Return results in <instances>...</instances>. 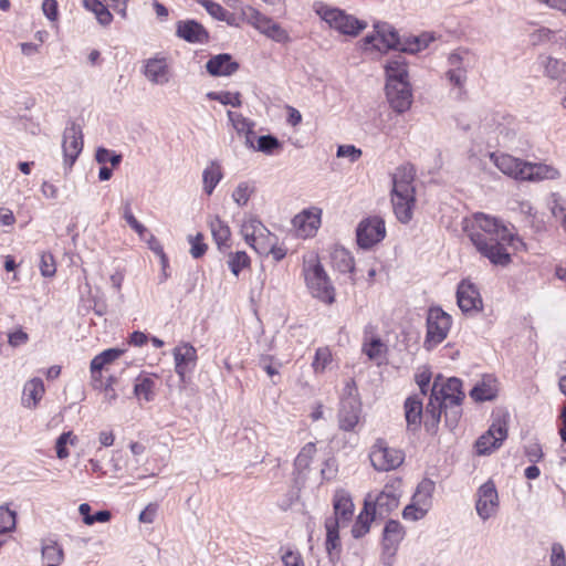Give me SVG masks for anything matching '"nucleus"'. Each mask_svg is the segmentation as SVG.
<instances>
[{"mask_svg":"<svg viewBox=\"0 0 566 566\" xmlns=\"http://www.w3.org/2000/svg\"><path fill=\"white\" fill-rule=\"evenodd\" d=\"M443 410L446 415V424L451 429L455 428L461 417V405L449 403V407Z\"/></svg>","mask_w":566,"mask_h":566,"instance_id":"61","label":"nucleus"},{"mask_svg":"<svg viewBox=\"0 0 566 566\" xmlns=\"http://www.w3.org/2000/svg\"><path fill=\"white\" fill-rule=\"evenodd\" d=\"M227 263L233 275L238 276L243 269L250 266V258L244 251H238L229 253Z\"/></svg>","mask_w":566,"mask_h":566,"instance_id":"50","label":"nucleus"},{"mask_svg":"<svg viewBox=\"0 0 566 566\" xmlns=\"http://www.w3.org/2000/svg\"><path fill=\"white\" fill-rule=\"evenodd\" d=\"M415 168L402 165L392 175L391 203L397 219L408 223L412 219L415 207Z\"/></svg>","mask_w":566,"mask_h":566,"instance_id":"3","label":"nucleus"},{"mask_svg":"<svg viewBox=\"0 0 566 566\" xmlns=\"http://www.w3.org/2000/svg\"><path fill=\"white\" fill-rule=\"evenodd\" d=\"M199 4H201L207 12L219 21H226L230 25L234 23V14L228 12L222 6L212 1V0H196Z\"/></svg>","mask_w":566,"mask_h":566,"instance_id":"42","label":"nucleus"},{"mask_svg":"<svg viewBox=\"0 0 566 566\" xmlns=\"http://www.w3.org/2000/svg\"><path fill=\"white\" fill-rule=\"evenodd\" d=\"M387 83L397 84L409 82L407 61L403 55L398 54L387 61L385 65Z\"/></svg>","mask_w":566,"mask_h":566,"instance_id":"27","label":"nucleus"},{"mask_svg":"<svg viewBox=\"0 0 566 566\" xmlns=\"http://www.w3.org/2000/svg\"><path fill=\"white\" fill-rule=\"evenodd\" d=\"M17 525V512L9 509L8 504L0 505V535L14 531Z\"/></svg>","mask_w":566,"mask_h":566,"instance_id":"49","label":"nucleus"},{"mask_svg":"<svg viewBox=\"0 0 566 566\" xmlns=\"http://www.w3.org/2000/svg\"><path fill=\"white\" fill-rule=\"evenodd\" d=\"M433 40L434 38L430 33L407 38L400 46V52L417 53L426 49Z\"/></svg>","mask_w":566,"mask_h":566,"instance_id":"40","label":"nucleus"},{"mask_svg":"<svg viewBox=\"0 0 566 566\" xmlns=\"http://www.w3.org/2000/svg\"><path fill=\"white\" fill-rule=\"evenodd\" d=\"M364 41L379 51L389 49L400 51V46L403 43V41H400L398 32L386 23L376 25V34L365 36Z\"/></svg>","mask_w":566,"mask_h":566,"instance_id":"16","label":"nucleus"},{"mask_svg":"<svg viewBox=\"0 0 566 566\" xmlns=\"http://www.w3.org/2000/svg\"><path fill=\"white\" fill-rule=\"evenodd\" d=\"M40 271L45 277H52L56 272L54 256L49 252H43L40 259Z\"/></svg>","mask_w":566,"mask_h":566,"instance_id":"57","label":"nucleus"},{"mask_svg":"<svg viewBox=\"0 0 566 566\" xmlns=\"http://www.w3.org/2000/svg\"><path fill=\"white\" fill-rule=\"evenodd\" d=\"M374 516L375 514H373V511L370 510V502L365 501L364 511L359 513L352 528V534L355 538L363 537L369 532L370 522Z\"/></svg>","mask_w":566,"mask_h":566,"instance_id":"36","label":"nucleus"},{"mask_svg":"<svg viewBox=\"0 0 566 566\" xmlns=\"http://www.w3.org/2000/svg\"><path fill=\"white\" fill-rule=\"evenodd\" d=\"M241 14L249 24L269 39L277 43L290 41V35L286 30L253 7L247 6L242 8Z\"/></svg>","mask_w":566,"mask_h":566,"instance_id":"6","label":"nucleus"},{"mask_svg":"<svg viewBox=\"0 0 566 566\" xmlns=\"http://www.w3.org/2000/svg\"><path fill=\"white\" fill-rule=\"evenodd\" d=\"M499 509V494L493 481L489 480L482 484L476 492L475 510L478 515L488 520L495 515Z\"/></svg>","mask_w":566,"mask_h":566,"instance_id":"13","label":"nucleus"},{"mask_svg":"<svg viewBox=\"0 0 566 566\" xmlns=\"http://www.w3.org/2000/svg\"><path fill=\"white\" fill-rule=\"evenodd\" d=\"M457 302L463 313L479 312L483 307L479 290L467 280L461 281L458 285Z\"/></svg>","mask_w":566,"mask_h":566,"instance_id":"17","label":"nucleus"},{"mask_svg":"<svg viewBox=\"0 0 566 566\" xmlns=\"http://www.w3.org/2000/svg\"><path fill=\"white\" fill-rule=\"evenodd\" d=\"M473 55L465 50H458L448 56L449 70L446 73L448 81L462 88L467 82V73L471 67Z\"/></svg>","mask_w":566,"mask_h":566,"instance_id":"10","label":"nucleus"},{"mask_svg":"<svg viewBox=\"0 0 566 566\" xmlns=\"http://www.w3.org/2000/svg\"><path fill=\"white\" fill-rule=\"evenodd\" d=\"M366 501L370 502L373 514L384 515L398 507L399 494L396 492L394 485L387 484L375 499H371L369 494Z\"/></svg>","mask_w":566,"mask_h":566,"instance_id":"20","label":"nucleus"},{"mask_svg":"<svg viewBox=\"0 0 566 566\" xmlns=\"http://www.w3.org/2000/svg\"><path fill=\"white\" fill-rule=\"evenodd\" d=\"M206 70L211 76H230L239 70V63L230 54L221 53L208 60Z\"/></svg>","mask_w":566,"mask_h":566,"instance_id":"25","label":"nucleus"},{"mask_svg":"<svg viewBox=\"0 0 566 566\" xmlns=\"http://www.w3.org/2000/svg\"><path fill=\"white\" fill-rule=\"evenodd\" d=\"M207 97L212 101H218L223 105H231L232 107L241 106V95L238 92H209Z\"/></svg>","mask_w":566,"mask_h":566,"instance_id":"53","label":"nucleus"},{"mask_svg":"<svg viewBox=\"0 0 566 566\" xmlns=\"http://www.w3.org/2000/svg\"><path fill=\"white\" fill-rule=\"evenodd\" d=\"M523 167L524 170H522V174H524V177L522 181L537 182L543 180H556L560 177L559 170L552 165L526 161Z\"/></svg>","mask_w":566,"mask_h":566,"instance_id":"22","label":"nucleus"},{"mask_svg":"<svg viewBox=\"0 0 566 566\" xmlns=\"http://www.w3.org/2000/svg\"><path fill=\"white\" fill-rule=\"evenodd\" d=\"M525 455L532 463L539 462L544 455L541 444L537 442H531L527 446H525Z\"/></svg>","mask_w":566,"mask_h":566,"instance_id":"63","label":"nucleus"},{"mask_svg":"<svg viewBox=\"0 0 566 566\" xmlns=\"http://www.w3.org/2000/svg\"><path fill=\"white\" fill-rule=\"evenodd\" d=\"M541 65L544 70V75L552 81H556L559 83H566V63L552 57V56H543L541 57Z\"/></svg>","mask_w":566,"mask_h":566,"instance_id":"32","label":"nucleus"},{"mask_svg":"<svg viewBox=\"0 0 566 566\" xmlns=\"http://www.w3.org/2000/svg\"><path fill=\"white\" fill-rule=\"evenodd\" d=\"M386 96L390 107L398 114L407 112L412 104V91L409 82L386 84Z\"/></svg>","mask_w":566,"mask_h":566,"instance_id":"15","label":"nucleus"},{"mask_svg":"<svg viewBox=\"0 0 566 566\" xmlns=\"http://www.w3.org/2000/svg\"><path fill=\"white\" fill-rule=\"evenodd\" d=\"M122 349L109 348L96 355L91 361V373L96 380L101 371L123 355Z\"/></svg>","mask_w":566,"mask_h":566,"instance_id":"35","label":"nucleus"},{"mask_svg":"<svg viewBox=\"0 0 566 566\" xmlns=\"http://www.w3.org/2000/svg\"><path fill=\"white\" fill-rule=\"evenodd\" d=\"M340 522L337 517H327L325 520L326 528V549L331 553L333 549L339 547V528Z\"/></svg>","mask_w":566,"mask_h":566,"instance_id":"45","label":"nucleus"},{"mask_svg":"<svg viewBox=\"0 0 566 566\" xmlns=\"http://www.w3.org/2000/svg\"><path fill=\"white\" fill-rule=\"evenodd\" d=\"M316 453V446L314 442L306 443L301 451L298 452L295 461L294 467L295 470H297L300 473L307 470L311 465V462Z\"/></svg>","mask_w":566,"mask_h":566,"instance_id":"47","label":"nucleus"},{"mask_svg":"<svg viewBox=\"0 0 566 566\" xmlns=\"http://www.w3.org/2000/svg\"><path fill=\"white\" fill-rule=\"evenodd\" d=\"M313 10L329 28L344 35L357 36L367 27L365 21L323 1H315Z\"/></svg>","mask_w":566,"mask_h":566,"instance_id":"4","label":"nucleus"},{"mask_svg":"<svg viewBox=\"0 0 566 566\" xmlns=\"http://www.w3.org/2000/svg\"><path fill=\"white\" fill-rule=\"evenodd\" d=\"M143 74L154 85H166L172 75L168 59L160 53L144 61Z\"/></svg>","mask_w":566,"mask_h":566,"instance_id":"12","label":"nucleus"},{"mask_svg":"<svg viewBox=\"0 0 566 566\" xmlns=\"http://www.w3.org/2000/svg\"><path fill=\"white\" fill-rule=\"evenodd\" d=\"M227 115L238 134H244L248 130L250 132V129H252L255 125L254 122L244 117L240 113L228 111Z\"/></svg>","mask_w":566,"mask_h":566,"instance_id":"52","label":"nucleus"},{"mask_svg":"<svg viewBox=\"0 0 566 566\" xmlns=\"http://www.w3.org/2000/svg\"><path fill=\"white\" fill-rule=\"evenodd\" d=\"M548 206L555 219L560 220L566 214V207L563 205V200L559 193L553 192L549 196Z\"/></svg>","mask_w":566,"mask_h":566,"instance_id":"58","label":"nucleus"},{"mask_svg":"<svg viewBox=\"0 0 566 566\" xmlns=\"http://www.w3.org/2000/svg\"><path fill=\"white\" fill-rule=\"evenodd\" d=\"M155 380L150 376L140 375L136 378L134 394L139 400L150 401L154 398Z\"/></svg>","mask_w":566,"mask_h":566,"instance_id":"37","label":"nucleus"},{"mask_svg":"<svg viewBox=\"0 0 566 566\" xmlns=\"http://www.w3.org/2000/svg\"><path fill=\"white\" fill-rule=\"evenodd\" d=\"M281 147L282 145L275 136L263 135L256 138V146L254 147V150L265 155H273Z\"/></svg>","mask_w":566,"mask_h":566,"instance_id":"51","label":"nucleus"},{"mask_svg":"<svg viewBox=\"0 0 566 566\" xmlns=\"http://www.w3.org/2000/svg\"><path fill=\"white\" fill-rule=\"evenodd\" d=\"M551 564L552 566H566L564 547L558 543L552 546Z\"/></svg>","mask_w":566,"mask_h":566,"instance_id":"64","label":"nucleus"},{"mask_svg":"<svg viewBox=\"0 0 566 566\" xmlns=\"http://www.w3.org/2000/svg\"><path fill=\"white\" fill-rule=\"evenodd\" d=\"M361 411L360 400H340L337 413L338 427L344 431H354L359 422Z\"/></svg>","mask_w":566,"mask_h":566,"instance_id":"21","label":"nucleus"},{"mask_svg":"<svg viewBox=\"0 0 566 566\" xmlns=\"http://www.w3.org/2000/svg\"><path fill=\"white\" fill-rule=\"evenodd\" d=\"M384 349H385V345L379 338L371 339L370 343L365 344L363 347V352L370 359H377V358L381 357Z\"/></svg>","mask_w":566,"mask_h":566,"instance_id":"60","label":"nucleus"},{"mask_svg":"<svg viewBox=\"0 0 566 566\" xmlns=\"http://www.w3.org/2000/svg\"><path fill=\"white\" fill-rule=\"evenodd\" d=\"M405 535L403 527L398 521H388L384 528V564L387 566L391 565V559L396 554L399 543L402 541Z\"/></svg>","mask_w":566,"mask_h":566,"instance_id":"18","label":"nucleus"},{"mask_svg":"<svg viewBox=\"0 0 566 566\" xmlns=\"http://www.w3.org/2000/svg\"><path fill=\"white\" fill-rule=\"evenodd\" d=\"M451 316L440 307H431L427 316V335L424 346L430 349L442 343L450 331Z\"/></svg>","mask_w":566,"mask_h":566,"instance_id":"8","label":"nucleus"},{"mask_svg":"<svg viewBox=\"0 0 566 566\" xmlns=\"http://www.w3.org/2000/svg\"><path fill=\"white\" fill-rule=\"evenodd\" d=\"M333 506L335 515L333 517H337L342 522H347L350 520L354 512V504L349 494L344 490H338L335 492L333 499Z\"/></svg>","mask_w":566,"mask_h":566,"instance_id":"31","label":"nucleus"},{"mask_svg":"<svg viewBox=\"0 0 566 566\" xmlns=\"http://www.w3.org/2000/svg\"><path fill=\"white\" fill-rule=\"evenodd\" d=\"M261 232H270L260 220L255 218H249L243 221L241 226V233L244 237L245 242L254 250L260 245V239L256 238Z\"/></svg>","mask_w":566,"mask_h":566,"instance_id":"34","label":"nucleus"},{"mask_svg":"<svg viewBox=\"0 0 566 566\" xmlns=\"http://www.w3.org/2000/svg\"><path fill=\"white\" fill-rule=\"evenodd\" d=\"M491 160L493 164L506 176L512 177L516 180H523L524 174V165L526 161L513 157L509 154H491Z\"/></svg>","mask_w":566,"mask_h":566,"instance_id":"23","label":"nucleus"},{"mask_svg":"<svg viewBox=\"0 0 566 566\" xmlns=\"http://www.w3.org/2000/svg\"><path fill=\"white\" fill-rule=\"evenodd\" d=\"M45 392L44 384L40 378H32L23 386L22 405L34 409Z\"/></svg>","mask_w":566,"mask_h":566,"instance_id":"29","label":"nucleus"},{"mask_svg":"<svg viewBox=\"0 0 566 566\" xmlns=\"http://www.w3.org/2000/svg\"><path fill=\"white\" fill-rule=\"evenodd\" d=\"M405 417L408 430L416 431L420 428L423 417V406L420 396L413 395L406 399Z\"/></svg>","mask_w":566,"mask_h":566,"instance_id":"28","label":"nucleus"},{"mask_svg":"<svg viewBox=\"0 0 566 566\" xmlns=\"http://www.w3.org/2000/svg\"><path fill=\"white\" fill-rule=\"evenodd\" d=\"M369 460L376 471L388 472L403 463L405 453L400 449L389 447L385 439L378 438L370 448Z\"/></svg>","mask_w":566,"mask_h":566,"instance_id":"5","label":"nucleus"},{"mask_svg":"<svg viewBox=\"0 0 566 566\" xmlns=\"http://www.w3.org/2000/svg\"><path fill=\"white\" fill-rule=\"evenodd\" d=\"M175 370L184 382L187 374L191 373L197 363V350L189 344L184 343L174 349Z\"/></svg>","mask_w":566,"mask_h":566,"instance_id":"19","label":"nucleus"},{"mask_svg":"<svg viewBox=\"0 0 566 566\" xmlns=\"http://www.w3.org/2000/svg\"><path fill=\"white\" fill-rule=\"evenodd\" d=\"M76 437L73 436L71 431L63 432L56 440L55 449H56V455L59 459L63 460L66 459L70 455V452L66 448V444H75Z\"/></svg>","mask_w":566,"mask_h":566,"instance_id":"55","label":"nucleus"},{"mask_svg":"<svg viewBox=\"0 0 566 566\" xmlns=\"http://www.w3.org/2000/svg\"><path fill=\"white\" fill-rule=\"evenodd\" d=\"M507 437V426L505 420H497L491 424L489 430L481 436L476 443L479 454H488L497 449Z\"/></svg>","mask_w":566,"mask_h":566,"instance_id":"14","label":"nucleus"},{"mask_svg":"<svg viewBox=\"0 0 566 566\" xmlns=\"http://www.w3.org/2000/svg\"><path fill=\"white\" fill-rule=\"evenodd\" d=\"M436 484L430 479H423L417 486L416 493L413 494L412 501L419 505H423L427 509L430 505L432 494L434 492Z\"/></svg>","mask_w":566,"mask_h":566,"instance_id":"44","label":"nucleus"},{"mask_svg":"<svg viewBox=\"0 0 566 566\" xmlns=\"http://www.w3.org/2000/svg\"><path fill=\"white\" fill-rule=\"evenodd\" d=\"M41 554L46 564H61L64 560V551L56 541L43 542Z\"/></svg>","mask_w":566,"mask_h":566,"instance_id":"41","label":"nucleus"},{"mask_svg":"<svg viewBox=\"0 0 566 566\" xmlns=\"http://www.w3.org/2000/svg\"><path fill=\"white\" fill-rule=\"evenodd\" d=\"M428 509L423 505L417 504L415 501L403 509L402 516L406 520L417 521L424 516Z\"/></svg>","mask_w":566,"mask_h":566,"instance_id":"59","label":"nucleus"},{"mask_svg":"<svg viewBox=\"0 0 566 566\" xmlns=\"http://www.w3.org/2000/svg\"><path fill=\"white\" fill-rule=\"evenodd\" d=\"M475 223L478 229L470 233V239L476 250L491 263L507 265L511 262V255L506 247H515L520 240L496 218L476 213Z\"/></svg>","mask_w":566,"mask_h":566,"instance_id":"1","label":"nucleus"},{"mask_svg":"<svg viewBox=\"0 0 566 566\" xmlns=\"http://www.w3.org/2000/svg\"><path fill=\"white\" fill-rule=\"evenodd\" d=\"M210 229L218 248L222 249V247H228V241L231 235L228 224L223 222L219 217H214L210 221Z\"/></svg>","mask_w":566,"mask_h":566,"instance_id":"38","label":"nucleus"},{"mask_svg":"<svg viewBox=\"0 0 566 566\" xmlns=\"http://www.w3.org/2000/svg\"><path fill=\"white\" fill-rule=\"evenodd\" d=\"M176 34L189 43H206L209 40L208 31L195 20L179 21Z\"/></svg>","mask_w":566,"mask_h":566,"instance_id":"24","label":"nucleus"},{"mask_svg":"<svg viewBox=\"0 0 566 566\" xmlns=\"http://www.w3.org/2000/svg\"><path fill=\"white\" fill-rule=\"evenodd\" d=\"M281 559L284 566H305L303 557L297 551L287 549Z\"/></svg>","mask_w":566,"mask_h":566,"instance_id":"62","label":"nucleus"},{"mask_svg":"<svg viewBox=\"0 0 566 566\" xmlns=\"http://www.w3.org/2000/svg\"><path fill=\"white\" fill-rule=\"evenodd\" d=\"M470 396L475 401L492 400L496 397V387L491 382L482 381L471 389Z\"/></svg>","mask_w":566,"mask_h":566,"instance_id":"48","label":"nucleus"},{"mask_svg":"<svg viewBox=\"0 0 566 566\" xmlns=\"http://www.w3.org/2000/svg\"><path fill=\"white\" fill-rule=\"evenodd\" d=\"M304 275L306 285L314 297L327 304L334 302L335 290L322 264L314 263L306 266L304 269Z\"/></svg>","mask_w":566,"mask_h":566,"instance_id":"7","label":"nucleus"},{"mask_svg":"<svg viewBox=\"0 0 566 566\" xmlns=\"http://www.w3.org/2000/svg\"><path fill=\"white\" fill-rule=\"evenodd\" d=\"M268 245H259L255 250L260 255L271 254L275 261H281L286 255V249L276 244V237L268 232Z\"/></svg>","mask_w":566,"mask_h":566,"instance_id":"46","label":"nucleus"},{"mask_svg":"<svg viewBox=\"0 0 566 566\" xmlns=\"http://www.w3.org/2000/svg\"><path fill=\"white\" fill-rule=\"evenodd\" d=\"M332 361V354L327 347H319L316 349L312 367L315 373H323L327 365Z\"/></svg>","mask_w":566,"mask_h":566,"instance_id":"54","label":"nucleus"},{"mask_svg":"<svg viewBox=\"0 0 566 566\" xmlns=\"http://www.w3.org/2000/svg\"><path fill=\"white\" fill-rule=\"evenodd\" d=\"M385 237V221L378 216L363 219L356 228V241L361 249L373 248L382 241Z\"/></svg>","mask_w":566,"mask_h":566,"instance_id":"9","label":"nucleus"},{"mask_svg":"<svg viewBox=\"0 0 566 566\" xmlns=\"http://www.w3.org/2000/svg\"><path fill=\"white\" fill-rule=\"evenodd\" d=\"M86 10L95 14L96 20L103 27H108L113 21V15L99 0H83Z\"/></svg>","mask_w":566,"mask_h":566,"instance_id":"39","label":"nucleus"},{"mask_svg":"<svg viewBox=\"0 0 566 566\" xmlns=\"http://www.w3.org/2000/svg\"><path fill=\"white\" fill-rule=\"evenodd\" d=\"M222 178L221 167L217 163H211L202 174L203 189L207 195H211L213 189Z\"/></svg>","mask_w":566,"mask_h":566,"instance_id":"43","label":"nucleus"},{"mask_svg":"<svg viewBox=\"0 0 566 566\" xmlns=\"http://www.w3.org/2000/svg\"><path fill=\"white\" fill-rule=\"evenodd\" d=\"M62 149L65 169L70 170L83 149V134L80 125L72 123L65 128Z\"/></svg>","mask_w":566,"mask_h":566,"instance_id":"11","label":"nucleus"},{"mask_svg":"<svg viewBox=\"0 0 566 566\" xmlns=\"http://www.w3.org/2000/svg\"><path fill=\"white\" fill-rule=\"evenodd\" d=\"M292 223L297 230L298 235L304 238L311 237L321 224V211L312 212L304 210L293 218Z\"/></svg>","mask_w":566,"mask_h":566,"instance_id":"26","label":"nucleus"},{"mask_svg":"<svg viewBox=\"0 0 566 566\" xmlns=\"http://www.w3.org/2000/svg\"><path fill=\"white\" fill-rule=\"evenodd\" d=\"M464 398L462 382L459 378L452 377L443 380L438 376L432 385L429 402L424 411V426L427 430L437 428L441 419L442 409H447L449 403L461 405Z\"/></svg>","mask_w":566,"mask_h":566,"instance_id":"2","label":"nucleus"},{"mask_svg":"<svg viewBox=\"0 0 566 566\" xmlns=\"http://www.w3.org/2000/svg\"><path fill=\"white\" fill-rule=\"evenodd\" d=\"M332 265L340 273L353 274L355 270L354 256L343 247H335L331 253Z\"/></svg>","mask_w":566,"mask_h":566,"instance_id":"33","label":"nucleus"},{"mask_svg":"<svg viewBox=\"0 0 566 566\" xmlns=\"http://www.w3.org/2000/svg\"><path fill=\"white\" fill-rule=\"evenodd\" d=\"M512 116H504L500 114H486L480 124V128L484 133H497L502 136H509L507 125L512 124Z\"/></svg>","mask_w":566,"mask_h":566,"instance_id":"30","label":"nucleus"},{"mask_svg":"<svg viewBox=\"0 0 566 566\" xmlns=\"http://www.w3.org/2000/svg\"><path fill=\"white\" fill-rule=\"evenodd\" d=\"M253 192V189L249 186L248 182H240L237 188L232 192V198L234 202L243 207L248 203L251 193Z\"/></svg>","mask_w":566,"mask_h":566,"instance_id":"56","label":"nucleus"}]
</instances>
